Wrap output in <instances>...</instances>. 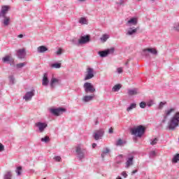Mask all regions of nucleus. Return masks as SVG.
I'll use <instances>...</instances> for the list:
<instances>
[{"mask_svg":"<svg viewBox=\"0 0 179 179\" xmlns=\"http://www.w3.org/2000/svg\"><path fill=\"white\" fill-rule=\"evenodd\" d=\"M65 111H66V109L64 108L50 109V113L53 114V115H56L57 117H58L59 115H61V114H62V113H65Z\"/></svg>","mask_w":179,"mask_h":179,"instance_id":"9","label":"nucleus"},{"mask_svg":"<svg viewBox=\"0 0 179 179\" xmlns=\"http://www.w3.org/2000/svg\"><path fill=\"white\" fill-rule=\"evenodd\" d=\"M2 61L4 63L9 62V64L15 62V60L13 59H12V57H10L9 55H7V56L3 57Z\"/></svg>","mask_w":179,"mask_h":179,"instance_id":"23","label":"nucleus"},{"mask_svg":"<svg viewBox=\"0 0 179 179\" xmlns=\"http://www.w3.org/2000/svg\"><path fill=\"white\" fill-rule=\"evenodd\" d=\"M140 107H141V108H145L146 107V102L141 101L140 103Z\"/></svg>","mask_w":179,"mask_h":179,"instance_id":"42","label":"nucleus"},{"mask_svg":"<svg viewBox=\"0 0 179 179\" xmlns=\"http://www.w3.org/2000/svg\"><path fill=\"white\" fill-rule=\"evenodd\" d=\"M48 83H50V80H48V74L45 73L42 80V85L43 86H48Z\"/></svg>","mask_w":179,"mask_h":179,"instance_id":"20","label":"nucleus"},{"mask_svg":"<svg viewBox=\"0 0 179 179\" xmlns=\"http://www.w3.org/2000/svg\"><path fill=\"white\" fill-rule=\"evenodd\" d=\"M8 80L10 85H15V76L11 75L8 76Z\"/></svg>","mask_w":179,"mask_h":179,"instance_id":"32","label":"nucleus"},{"mask_svg":"<svg viewBox=\"0 0 179 179\" xmlns=\"http://www.w3.org/2000/svg\"><path fill=\"white\" fill-rule=\"evenodd\" d=\"M134 108H136V104L135 103H131L129 107L127 108V113H129V111H132Z\"/></svg>","mask_w":179,"mask_h":179,"instance_id":"29","label":"nucleus"},{"mask_svg":"<svg viewBox=\"0 0 179 179\" xmlns=\"http://www.w3.org/2000/svg\"><path fill=\"white\" fill-rule=\"evenodd\" d=\"M173 29L176 31H179V23L176 22L173 24Z\"/></svg>","mask_w":179,"mask_h":179,"instance_id":"40","label":"nucleus"},{"mask_svg":"<svg viewBox=\"0 0 179 179\" xmlns=\"http://www.w3.org/2000/svg\"><path fill=\"white\" fill-rule=\"evenodd\" d=\"M18 38H23V34H20L17 36Z\"/></svg>","mask_w":179,"mask_h":179,"instance_id":"53","label":"nucleus"},{"mask_svg":"<svg viewBox=\"0 0 179 179\" xmlns=\"http://www.w3.org/2000/svg\"><path fill=\"white\" fill-rule=\"evenodd\" d=\"M61 83V80L52 77L50 80V86L51 89H55Z\"/></svg>","mask_w":179,"mask_h":179,"instance_id":"13","label":"nucleus"},{"mask_svg":"<svg viewBox=\"0 0 179 179\" xmlns=\"http://www.w3.org/2000/svg\"><path fill=\"white\" fill-rule=\"evenodd\" d=\"M57 55H61L62 54V49L59 48V50L56 52Z\"/></svg>","mask_w":179,"mask_h":179,"instance_id":"44","label":"nucleus"},{"mask_svg":"<svg viewBox=\"0 0 179 179\" xmlns=\"http://www.w3.org/2000/svg\"><path fill=\"white\" fill-rule=\"evenodd\" d=\"M154 103L153 101H150V102L147 103L146 106L148 107H152V106H153Z\"/></svg>","mask_w":179,"mask_h":179,"instance_id":"45","label":"nucleus"},{"mask_svg":"<svg viewBox=\"0 0 179 179\" xmlns=\"http://www.w3.org/2000/svg\"><path fill=\"white\" fill-rule=\"evenodd\" d=\"M124 3V0H120V5H122Z\"/></svg>","mask_w":179,"mask_h":179,"instance_id":"55","label":"nucleus"},{"mask_svg":"<svg viewBox=\"0 0 179 179\" xmlns=\"http://www.w3.org/2000/svg\"><path fill=\"white\" fill-rule=\"evenodd\" d=\"M116 179H122V178H121V177H118Z\"/></svg>","mask_w":179,"mask_h":179,"instance_id":"57","label":"nucleus"},{"mask_svg":"<svg viewBox=\"0 0 179 179\" xmlns=\"http://www.w3.org/2000/svg\"><path fill=\"white\" fill-rule=\"evenodd\" d=\"M93 78H94V69L89 67L87 69L84 80H89L90 79H93Z\"/></svg>","mask_w":179,"mask_h":179,"instance_id":"7","label":"nucleus"},{"mask_svg":"<svg viewBox=\"0 0 179 179\" xmlns=\"http://www.w3.org/2000/svg\"><path fill=\"white\" fill-rule=\"evenodd\" d=\"M17 57L20 59H23L26 57V50L24 48L18 50L17 51Z\"/></svg>","mask_w":179,"mask_h":179,"instance_id":"17","label":"nucleus"},{"mask_svg":"<svg viewBox=\"0 0 179 179\" xmlns=\"http://www.w3.org/2000/svg\"><path fill=\"white\" fill-rule=\"evenodd\" d=\"M138 1H141V0H138Z\"/></svg>","mask_w":179,"mask_h":179,"instance_id":"61","label":"nucleus"},{"mask_svg":"<svg viewBox=\"0 0 179 179\" xmlns=\"http://www.w3.org/2000/svg\"><path fill=\"white\" fill-rule=\"evenodd\" d=\"M113 53H114V48H111L110 49H107L106 50H103V51H99L98 52L99 55H100L101 58H104L107 57V55H109V54H113Z\"/></svg>","mask_w":179,"mask_h":179,"instance_id":"10","label":"nucleus"},{"mask_svg":"<svg viewBox=\"0 0 179 179\" xmlns=\"http://www.w3.org/2000/svg\"><path fill=\"white\" fill-rule=\"evenodd\" d=\"M15 173H17V176H22V166L17 167Z\"/></svg>","mask_w":179,"mask_h":179,"instance_id":"36","label":"nucleus"},{"mask_svg":"<svg viewBox=\"0 0 179 179\" xmlns=\"http://www.w3.org/2000/svg\"><path fill=\"white\" fill-rule=\"evenodd\" d=\"M126 65H128V62L126 63Z\"/></svg>","mask_w":179,"mask_h":179,"instance_id":"59","label":"nucleus"},{"mask_svg":"<svg viewBox=\"0 0 179 179\" xmlns=\"http://www.w3.org/2000/svg\"><path fill=\"white\" fill-rule=\"evenodd\" d=\"M131 166H134V157H130L127 158V162L125 163L126 169H129Z\"/></svg>","mask_w":179,"mask_h":179,"instance_id":"19","label":"nucleus"},{"mask_svg":"<svg viewBox=\"0 0 179 179\" xmlns=\"http://www.w3.org/2000/svg\"><path fill=\"white\" fill-rule=\"evenodd\" d=\"M179 126V111L176 112L175 114L170 118L166 126V129L169 131H175L176 128Z\"/></svg>","mask_w":179,"mask_h":179,"instance_id":"1","label":"nucleus"},{"mask_svg":"<svg viewBox=\"0 0 179 179\" xmlns=\"http://www.w3.org/2000/svg\"><path fill=\"white\" fill-rule=\"evenodd\" d=\"M90 41V36H81L78 41V44H87Z\"/></svg>","mask_w":179,"mask_h":179,"instance_id":"16","label":"nucleus"},{"mask_svg":"<svg viewBox=\"0 0 179 179\" xmlns=\"http://www.w3.org/2000/svg\"><path fill=\"white\" fill-rule=\"evenodd\" d=\"M84 91L87 94L88 93H94L96 92V88L91 83H85L83 85Z\"/></svg>","mask_w":179,"mask_h":179,"instance_id":"4","label":"nucleus"},{"mask_svg":"<svg viewBox=\"0 0 179 179\" xmlns=\"http://www.w3.org/2000/svg\"><path fill=\"white\" fill-rule=\"evenodd\" d=\"M145 127L142 125L137 126L136 127L131 129V135H134V136H138V138H142L143 134H145Z\"/></svg>","mask_w":179,"mask_h":179,"instance_id":"2","label":"nucleus"},{"mask_svg":"<svg viewBox=\"0 0 179 179\" xmlns=\"http://www.w3.org/2000/svg\"><path fill=\"white\" fill-rule=\"evenodd\" d=\"M5 150V147L2 143H0V152H3Z\"/></svg>","mask_w":179,"mask_h":179,"instance_id":"47","label":"nucleus"},{"mask_svg":"<svg viewBox=\"0 0 179 179\" xmlns=\"http://www.w3.org/2000/svg\"><path fill=\"white\" fill-rule=\"evenodd\" d=\"M78 23H80V24H88L89 20H87V17H82L79 18Z\"/></svg>","mask_w":179,"mask_h":179,"instance_id":"26","label":"nucleus"},{"mask_svg":"<svg viewBox=\"0 0 179 179\" xmlns=\"http://www.w3.org/2000/svg\"><path fill=\"white\" fill-rule=\"evenodd\" d=\"M176 111V108H171L168 110H164V113L163 115V120H162V124H165V122H167V120H169V117L173 114Z\"/></svg>","mask_w":179,"mask_h":179,"instance_id":"5","label":"nucleus"},{"mask_svg":"<svg viewBox=\"0 0 179 179\" xmlns=\"http://www.w3.org/2000/svg\"><path fill=\"white\" fill-rule=\"evenodd\" d=\"M76 152L77 154V157L78 160L82 162V160H83V159L86 157V153H87V151L86 150V149H82V148H80V145H78L76 149Z\"/></svg>","mask_w":179,"mask_h":179,"instance_id":"3","label":"nucleus"},{"mask_svg":"<svg viewBox=\"0 0 179 179\" xmlns=\"http://www.w3.org/2000/svg\"><path fill=\"white\" fill-rule=\"evenodd\" d=\"M122 176L124 178H127V177H128V174H127V172H126V171L122 172Z\"/></svg>","mask_w":179,"mask_h":179,"instance_id":"48","label":"nucleus"},{"mask_svg":"<svg viewBox=\"0 0 179 179\" xmlns=\"http://www.w3.org/2000/svg\"><path fill=\"white\" fill-rule=\"evenodd\" d=\"M124 143H125V142H124L122 141V139L119 138L117 141H116V146H122V145H124Z\"/></svg>","mask_w":179,"mask_h":179,"instance_id":"35","label":"nucleus"},{"mask_svg":"<svg viewBox=\"0 0 179 179\" xmlns=\"http://www.w3.org/2000/svg\"><path fill=\"white\" fill-rule=\"evenodd\" d=\"M120 89H121V84H117L112 88V92H119Z\"/></svg>","mask_w":179,"mask_h":179,"instance_id":"33","label":"nucleus"},{"mask_svg":"<svg viewBox=\"0 0 179 179\" xmlns=\"http://www.w3.org/2000/svg\"><path fill=\"white\" fill-rule=\"evenodd\" d=\"M152 2H155V0H150Z\"/></svg>","mask_w":179,"mask_h":179,"instance_id":"58","label":"nucleus"},{"mask_svg":"<svg viewBox=\"0 0 179 179\" xmlns=\"http://www.w3.org/2000/svg\"><path fill=\"white\" fill-rule=\"evenodd\" d=\"M128 94L129 96H135L136 94H138L139 92L138 91V89L134 88L131 90H128Z\"/></svg>","mask_w":179,"mask_h":179,"instance_id":"24","label":"nucleus"},{"mask_svg":"<svg viewBox=\"0 0 179 179\" xmlns=\"http://www.w3.org/2000/svg\"><path fill=\"white\" fill-rule=\"evenodd\" d=\"M41 141V142H44L45 143H47V142H50V137L45 136L44 138H42Z\"/></svg>","mask_w":179,"mask_h":179,"instance_id":"38","label":"nucleus"},{"mask_svg":"<svg viewBox=\"0 0 179 179\" xmlns=\"http://www.w3.org/2000/svg\"><path fill=\"white\" fill-rule=\"evenodd\" d=\"M48 50V48L44 45H41L37 48V51L39 54H44L45 51Z\"/></svg>","mask_w":179,"mask_h":179,"instance_id":"22","label":"nucleus"},{"mask_svg":"<svg viewBox=\"0 0 179 179\" xmlns=\"http://www.w3.org/2000/svg\"><path fill=\"white\" fill-rule=\"evenodd\" d=\"M108 153H110V149H108V148H103L101 155L102 159H104V157H106V155H108Z\"/></svg>","mask_w":179,"mask_h":179,"instance_id":"28","label":"nucleus"},{"mask_svg":"<svg viewBox=\"0 0 179 179\" xmlns=\"http://www.w3.org/2000/svg\"><path fill=\"white\" fill-rule=\"evenodd\" d=\"M94 97H96L94 94H92L91 95H85L83 97L82 101L83 103H89V101H93V100H94Z\"/></svg>","mask_w":179,"mask_h":179,"instance_id":"14","label":"nucleus"},{"mask_svg":"<svg viewBox=\"0 0 179 179\" xmlns=\"http://www.w3.org/2000/svg\"><path fill=\"white\" fill-rule=\"evenodd\" d=\"M164 104H166V103L164 102H160L159 107H158V110H162L163 108L164 107Z\"/></svg>","mask_w":179,"mask_h":179,"instance_id":"41","label":"nucleus"},{"mask_svg":"<svg viewBox=\"0 0 179 179\" xmlns=\"http://www.w3.org/2000/svg\"><path fill=\"white\" fill-rule=\"evenodd\" d=\"M117 163L120 164V163H121V162H118Z\"/></svg>","mask_w":179,"mask_h":179,"instance_id":"60","label":"nucleus"},{"mask_svg":"<svg viewBox=\"0 0 179 179\" xmlns=\"http://www.w3.org/2000/svg\"><path fill=\"white\" fill-rule=\"evenodd\" d=\"M127 26H136L138 24V20L135 17H133L127 21Z\"/></svg>","mask_w":179,"mask_h":179,"instance_id":"21","label":"nucleus"},{"mask_svg":"<svg viewBox=\"0 0 179 179\" xmlns=\"http://www.w3.org/2000/svg\"><path fill=\"white\" fill-rule=\"evenodd\" d=\"M152 54V55H157V50L155 48H145L143 50V55L144 57H149V53Z\"/></svg>","mask_w":179,"mask_h":179,"instance_id":"8","label":"nucleus"},{"mask_svg":"<svg viewBox=\"0 0 179 179\" xmlns=\"http://www.w3.org/2000/svg\"><path fill=\"white\" fill-rule=\"evenodd\" d=\"M10 7L9 6H3L0 11V17L6 16V13L9 11Z\"/></svg>","mask_w":179,"mask_h":179,"instance_id":"15","label":"nucleus"},{"mask_svg":"<svg viewBox=\"0 0 179 179\" xmlns=\"http://www.w3.org/2000/svg\"><path fill=\"white\" fill-rule=\"evenodd\" d=\"M179 162V154H176V155H174L173 159H172V162L173 163H178Z\"/></svg>","mask_w":179,"mask_h":179,"instance_id":"34","label":"nucleus"},{"mask_svg":"<svg viewBox=\"0 0 179 179\" xmlns=\"http://www.w3.org/2000/svg\"><path fill=\"white\" fill-rule=\"evenodd\" d=\"M108 38H110V36L108 34H103L101 38V41H103V43H106V41H107Z\"/></svg>","mask_w":179,"mask_h":179,"instance_id":"31","label":"nucleus"},{"mask_svg":"<svg viewBox=\"0 0 179 179\" xmlns=\"http://www.w3.org/2000/svg\"><path fill=\"white\" fill-rule=\"evenodd\" d=\"M156 156V152L155 151H151L150 152V157H155Z\"/></svg>","mask_w":179,"mask_h":179,"instance_id":"43","label":"nucleus"},{"mask_svg":"<svg viewBox=\"0 0 179 179\" xmlns=\"http://www.w3.org/2000/svg\"><path fill=\"white\" fill-rule=\"evenodd\" d=\"M113 127H110L108 130V134H113Z\"/></svg>","mask_w":179,"mask_h":179,"instance_id":"51","label":"nucleus"},{"mask_svg":"<svg viewBox=\"0 0 179 179\" xmlns=\"http://www.w3.org/2000/svg\"><path fill=\"white\" fill-rule=\"evenodd\" d=\"M2 17H3V20L2 21L3 24H4V26H9V23L10 22V17L8 16H4Z\"/></svg>","mask_w":179,"mask_h":179,"instance_id":"27","label":"nucleus"},{"mask_svg":"<svg viewBox=\"0 0 179 179\" xmlns=\"http://www.w3.org/2000/svg\"><path fill=\"white\" fill-rule=\"evenodd\" d=\"M35 93L36 91L34 90H31V91L26 92L25 95L23 96L24 100H25V101H30V100L33 99Z\"/></svg>","mask_w":179,"mask_h":179,"instance_id":"11","label":"nucleus"},{"mask_svg":"<svg viewBox=\"0 0 179 179\" xmlns=\"http://www.w3.org/2000/svg\"><path fill=\"white\" fill-rule=\"evenodd\" d=\"M136 173H138V170H134L131 172V176H134V174H136Z\"/></svg>","mask_w":179,"mask_h":179,"instance_id":"52","label":"nucleus"},{"mask_svg":"<svg viewBox=\"0 0 179 179\" xmlns=\"http://www.w3.org/2000/svg\"><path fill=\"white\" fill-rule=\"evenodd\" d=\"M86 0H78L79 2H85Z\"/></svg>","mask_w":179,"mask_h":179,"instance_id":"56","label":"nucleus"},{"mask_svg":"<svg viewBox=\"0 0 179 179\" xmlns=\"http://www.w3.org/2000/svg\"><path fill=\"white\" fill-rule=\"evenodd\" d=\"M54 160H55L56 162H61V157L56 156L54 157Z\"/></svg>","mask_w":179,"mask_h":179,"instance_id":"46","label":"nucleus"},{"mask_svg":"<svg viewBox=\"0 0 179 179\" xmlns=\"http://www.w3.org/2000/svg\"><path fill=\"white\" fill-rule=\"evenodd\" d=\"M104 135V130L103 129L96 130L94 133V138L95 141H99V139H101Z\"/></svg>","mask_w":179,"mask_h":179,"instance_id":"12","label":"nucleus"},{"mask_svg":"<svg viewBox=\"0 0 179 179\" xmlns=\"http://www.w3.org/2000/svg\"><path fill=\"white\" fill-rule=\"evenodd\" d=\"M117 73H122V68L121 67L117 68Z\"/></svg>","mask_w":179,"mask_h":179,"instance_id":"50","label":"nucleus"},{"mask_svg":"<svg viewBox=\"0 0 179 179\" xmlns=\"http://www.w3.org/2000/svg\"><path fill=\"white\" fill-rule=\"evenodd\" d=\"M122 157H123V155H118V156L116 157V159H117V160H122Z\"/></svg>","mask_w":179,"mask_h":179,"instance_id":"49","label":"nucleus"},{"mask_svg":"<svg viewBox=\"0 0 179 179\" xmlns=\"http://www.w3.org/2000/svg\"><path fill=\"white\" fill-rule=\"evenodd\" d=\"M23 66H26V63L25 62L19 63V64H16V67L18 68V69L23 68Z\"/></svg>","mask_w":179,"mask_h":179,"instance_id":"39","label":"nucleus"},{"mask_svg":"<svg viewBox=\"0 0 179 179\" xmlns=\"http://www.w3.org/2000/svg\"><path fill=\"white\" fill-rule=\"evenodd\" d=\"M139 30V27H130L127 29L126 35L127 36H134V34H136V31Z\"/></svg>","mask_w":179,"mask_h":179,"instance_id":"18","label":"nucleus"},{"mask_svg":"<svg viewBox=\"0 0 179 179\" xmlns=\"http://www.w3.org/2000/svg\"><path fill=\"white\" fill-rule=\"evenodd\" d=\"M96 146H97V144H96V143H92V148H93V149H94V148H96Z\"/></svg>","mask_w":179,"mask_h":179,"instance_id":"54","label":"nucleus"},{"mask_svg":"<svg viewBox=\"0 0 179 179\" xmlns=\"http://www.w3.org/2000/svg\"><path fill=\"white\" fill-rule=\"evenodd\" d=\"M35 127L38 129V132L43 134L45 131V128L48 127V124L45 122H37L35 123Z\"/></svg>","mask_w":179,"mask_h":179,"instance_id":"6","label":"nucleus"},{"mask_svg":"<svg viewBox=\"0 0 179 179\" xmlns=\"http://www.w3.org/2000/svg\"><path fill=\"white\" fill-rule=\"evenodd\" d=\"M159 142V138H155L150 140V145H152L154 146V145H157V143Z\"/></svg>","mask_w":179,"mask_h":179,"instance_id":"30","label":"nucleus"},{"mask_svg":"<svg viewBox=\"0 0 179 179\" xmlns=\"http://www.w3.org/2000/svg\"><path fill=\"white\" fill-rule=\"evenodd\" d=\"M12 177H13V175L12 174V171H7L3 175V179H12Z\"/></svg>","mask_w":179,"mask_h":179,"instance_id":"25","label":"nucleus"},{"mask_svg":"<svg viewBox=\"0 0 179 179\" xmlns=\"http://www.w3.org/2000/svg\"><path fill=\"white\" fill-rule=\"evenodd\" d=\"M52 68H55L56 69H59L61 68V64L60 63H55L52 64Z\"/></svg>","mask_w":179,"mask_h":179,"instance_id":"37","label":"nucleus"}]
</instances>
